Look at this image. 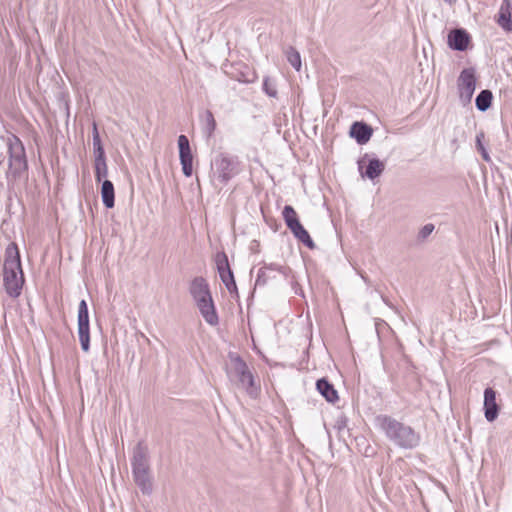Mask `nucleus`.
I'll list each match as a JSON object with an SVG mask.
<instances>
[{
    "label": "nucleus",
    "mask_w": 512,
    "mask_h": 512,
    "mask_svg": "<svg viewBox=\"0 0 512 512\" xmlns=\"http://www.w3.org/2000/svg\"><path fill=\"white\" fill-rule=\"evenodd\" d=\"M24 282L20 252L17 244L13 242L5 250L3 264V284L6 293L12 298H17L21 294Z\"/></svg>",
    "instance_id": "1"
},
{
    "label": "nucleus",
    "mask_w": 512,
    "mask_h": 512,
    "mask_svg": "<svg viewBox=\"0 0 512 512\" xmlns=\"http://www.w3.org/2000/svg\"><path fill=\"white\" fill-rule=\"evenodd\" d=\"M447 43L453 50L465 51L470 47L471 37L464 29H453L448 34Z\"/></svg>",
    "instance_id": "9"
},
{
    "label": "nucleus",
    "mask_w": 512,
    "mask_h": 512,
    "mask_svg": "<svg viewBox=\"0 0 512 512\" xmlns=\"http://www.w3.org/2000/svg\"><path fill=\"white\" fill-rule=\"evenodd\" d=\"M108 173V167L106 164L104 150L99 146V154L95 159V179L100 182L102 178L106 177Z\"/></svg>",
    "instance_id": "19"
},
{
    "label": "nucleus",
    "mask_w": 512,
    "mask_h": 512,
    "mask_svg": "<svg viewBox=\"0 0 512 512\" xmlns=\"http://www.w3.org/2000/svg\"><path fill=\"white\" fill-rule=\"evenodd\" d=\"M492 99V92L490 90H483L476 98V107L480 111H485L491 106Z\"/></svg>",
    "instance_id": "20"
},
{
    "label": "nucleus",
    "mask_w": 512,
    "mask_h": 512,
    "mask_svg": "<svg viewBox=\"0 0 512 512\" xmlns=\"http://www.w3.org/2000/svg\"><path fill=\"white\" fill-rule=\"evenodd\" d=\"M196 304L202 317L209 325L215 326L218 324L219 318L212 297L206 300L202 299L201 302Z\"/></svg>",
    "instance_id": "11"
},
{
    "label": "nucleus",
    "mask_w": 512,
    "mask_h": 512,
    "mask_svg": "<svg viewBox=\"0 0 512 512\" xmlns=\"http://www.w3.org/2000/svg\"><path fill=\"white\" fill-rule=\"evenodd\" d=\"M282 217L286 226L298 241L302 242L310 249L315 247L308 231L301 224L298 214L292 206L286 205L283 208Z\"/></svg>",
    "instance_id": "2"
},
{
    "label": "nucleus",
    "mask_w": 512,
    "mask_h": 512,
    "mask_svg": "<svg viewBox=\"0 0 512 512\" xmlns=\"http://www.w3.org/2000/svg\"><path fill=\"white\" fill-rule=\"evenodd\" d=\"M232 372L238 377L239 382L245 389L254 386V377L247 364L239 356H231Z\"/></svg>",
    "instance_id": "5"
},
{
    "label": "nucleus",
    "mask_w": 512,
    "mask_h": 512,
    "mask_svg": "<svg viewBox=\"0 0 512 512\" xmlns=\"http://www.w3.org/2000/svg\"><path fill=\"white\" fill-rule=\"evenodd\" d=\"M476 88V76L473 68L462 70L458 78V89L461 97L470 99Z\"/></svg>",
    "instance_id": "8"
},
{
    "label": "nucleus",
    "mask_w": 512,
    "mask_h": 512,
    "mask_svg": "<svg viewBox=\"0 0 512 512\" xmlns=\"http://www.w3.org/2000/svg\"><path fill=\"white\" fill-rule=\"evenodd\" d=\"M317 390L321 395L331 403H335L338 400V393L334 386L329 383L326 379H320L316 383Z\"/></svg>",
    "instance_id": "17"
},
{
    "label": "nucleus",
    "mask_w": 512,
    "mask_h": 512,
    "mask_svg": "<svg viewBox=\"0 0 512 512\" xmlns=\"http://www.w3.org/2000/svg\"><path fill=\"white\" fill-rule=\"evenodd\" d=\"M179 156L182 170L185 176L190 177L193 173V155L189 145V140L185 135L178 137Z\"/></svg>",
    "instance_id": "7"
},
{
    "label": "nucleus",
    "mask_w": 512,
    "mask_h": 512,
    "mask_svg": "<svg viewBox=\"0 0 512 512\" xmlns=\"http://www.w3.org/2000/svg\"><path fill=\"white\" fill-rule=\"evenodd\" d=\"M380 428L386 433V435L393 439L399 429L402 428L403 424L388 417L382 416L378 418Z\"/></svg>",
    "instance_id": "16"
},
{
    "label": "nucleus",
    "mask_w": 512,
    "mask_h": 512,
    "mask_svg": "<svg viewBox=\"0 0 512 512\" xmlns=\"http://www.w3.org/2000/svg\"><path fill=\"white\" fill-rule=\"evenodd\" d=\"M93 144H94V147H97V151L99 152V146L100 147H102V146H101L100 137H99V133H98L96 124H94Z\"/></svg>",
    "instance_id": "24"
},
{
    "label": "nucleus",
    "mask_w": 512,
    "mask_h": 512,
    "mask_svg": "<svg viewBox=\"0 0 512 512\" xmlns=\"http://www.w3.org/2000/svg\"><path fill=\"white\" fill-rule=\"evenodd\" d=\"M190 293L192 294L196 303L201 302L202 299L211 297L209 286L203 277H196L190 284Z\"/></svg>",
    "instance_id": "13"
},
{
    "label": "nucleus",
    "mask_w": 512,
    "mask_h": 512,
    "mask_svg": "<svg viewBox=\"0 0 512 512\" xmlns=\"http://www.w3.org/2000/svg\"><path fill=\"white\" fill-rule=\"evenodd\" d=\"M350 135L355 138L359 144H365L372 136V129L365 123L355 122L351 126Z\"/></svg>",
    "instance_id": "14"
},
{
    "label": "nucleus",
    "mask_w": 512,
    "mask_h": 512,
    "mask_svg": "<svg viewBox=\"0 0 512 512\" xmlns=\"http://www.w3.org/2000/svg\"><path fill=\"white\" fill-rule=\"evenodd\" d=\"M383 169L384 165L382 162L377 159L371 160L367 166L366 175L369 178L374 179L382 173Z\"/></svg>",
    "instance_id": "21"
},
{
    "label": "nucleus",
    "mask_w": 512,
    "mask_h": 512,
    "mask_svg": "<svg viewBox=\"0 0 512 512\" xmlns=\"http://www.w3.org/2000/svg\"><path fill=\"white\" fill-rule=\"evenodd\" d=\"M445 2L449 3V4H453L456 2V0H444Z\"/></svg>",
    "instance_id": "27"
},
{
    "label": "nucleus",
    "mask_w": 512,
    "mask_h": 512,
    "mask_svg": "<svg viewBox=\"0 0 512 512\" xmlns=\"http://www.w3.org/2000/svg\"><path fill=\"white\" fill-rule=\"evenodd\" d=\"M101 197L103 204L107 208H113L115 205L114 185L109 180H104L101 187Z\"/></svg>",
    "instance_id": "18"
},
{
    "label": "nucleus",
    "mask_w": 512,
    "mask_h": 512,
    "mask_svg": "<svg viewBox=\"0 0 512 512\" xmlns=\"http://www.w3.org/2000/svg\"><path fill=\"white\" fill-rule=\"evenodd\" d=\"M393 440L397 442L402 447L411 448L416 444V435L414 431L408 427L403 425L401 429L398 430Z\"/></svg>",
    "instance_id": "15"
},
{
    "label": "nucleus",
    "mask_w": 512,
    "mask_h": 512,
    "mask_svg": "<svg viewBox=\"0 0 512 512\" xmlns=\"http://www.w3.org/2000/svg\"><path fill=\"white\" fill-rule=\"evenodd\" d=\"M216 267L217 271L219 273V276L226 286V288L232 292L236 290V282L234 280L233 272L230 268L228 258L225 253L217 254L216 255Z\"/></svg>",
    "instance_id": "6"
},
{
    "label": "nucleus",
    "mask_w": 512,
    "mask_h": 512,
    "mask_svg": "<svg viewBox=\"0 0 512 512\" xmlns=\"http://www.w3.org/2000/svg\"><path fill=\"white\" fill-rule=\"evenodd\" d=\"M207 116H208V120H209V123H210V126H211V131H213L215 129V125H216L215 120L213 118L212 113L208 112Z\"/></svg>",
    "instance_id": "26"
},
{
    "label": "nucleus",
    "mask_w": 512,
    "mask_h": 512,
    "mask_svg": "<svg viewBox=\"0 0 512 512\" xmlns=\"http://www.w3.org/2000/svg\"><path fill=\"white\" fill-rule=\"evenodd\" d=\"M287 60L289 63L297 70L299 71L301 68V57L298 51H296L294 48L290 47L286 51Z\"/></svg>",
    "instance_id": "22"
},
{
    "label": "nucleus",
    "mask_w": 512,
    "mask_h": 512,
    "mask_svg": "<svg viewBox=\"0 0 512 512\" xmlns=\"http://www.w3.org/2000/svg\"><path fill=\"white\" fill-rule=\"evenodd\" d=\"M78 335L82 350L87 352L90 346V325L88 306L85 300H82L78 307Z\"/></svg>",
    "instance_id": "3"
},
{
    "label": "nucleus",
    "mask_w": 512,
    "mask_h": 512,
    "mask_svg": "<svg viewBox=\"0 0 512 512\" xmlns=\"http://www.w3.org/2000/svg\"><path fill=\"white\" fill-rule=\"evenodd\" d=\"M484 410L488 421H494L498 416L499 407L496 402V392L492 388H486L484 392Z\"/></svg>",
    "instance_id": "12"
},
{
    "label": "nucleus",
    "mask_w": 512,
    "mask_h": 512,
    "mask_svg": "<svg viewBox=\"0 0 512 512\" xmlns=\"http://www.w3.org/2000/svg\"><path fill=\"white\" fill-rule=\"evenodd\" d=\"M434 230V225L433 224H427L425 225L422 230L420 231V235L425 238L427 237L428 235H430L432 233V231Z\"/></svg>",
    "instance_id": "25"
},
{
    "label": "nucleus",
    "mask_w": 512,
    "mask_h": 512,
    "mask_svg": "<svg viewBox=\"0 0 512 512\" xmlns=\"http://www.w3.org/2000/svg\"><path fill=\"white\" fill-rule=\"evenodd\" d=\"M484 138V134L483 133H480L477 135V139H476V144H477V149L481 152L482 154V157L485 161H489L490 158H489V155L482 143V139Z\"/></svg>",
    "instance_id": "23"
},
{
    "label": "nucleus",
    "mask_w": 512,
    "mask_h": 512,
    "mask_svg": "<svg viewBox=\"0 0 512 512\" xmlns=\"http://www.w3.org/2000/svg\"><path fill=\"white\" fill-rule=\"evenodd\" d=\"M496 23L505 31H512V1L502 0L499 11L495 17Z\"/></svg>",
    "instance_id": "10"
},
{
    "label": "nucleus",
    "mask_w": 512,
    "mask_h": 512,
    "mask_svg": "<svg viewBox=\"0 0 512 512\" xmlns=\"http://www.w3.org/2000/svg\"><path fill=\"white\" fill-rule=\"evenodd\" d=\"M215 165V175L222 184H226L239 173L238 163L229 157L221 156L216 160Z\"/></svg>",
    "instance_id": "4"
}]
</instances>
